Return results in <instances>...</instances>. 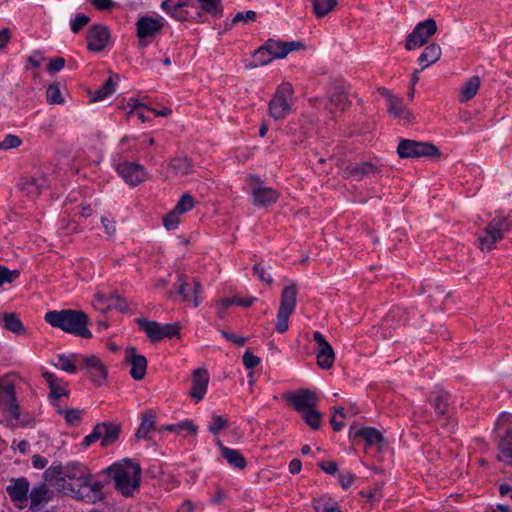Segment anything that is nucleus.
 Segmentation results:
<instances>
[{"mask_svg": "<svg viewBox=\"0 0 512 512\" xmlns=\"http://www.w3.org/2000/svg\"><path fill=\"white\" fill-rule=\"evenodd\" d=\"M104 485L85 464L72 461L65 465V484L62 487L73 498L95 504L104 499Z\"/></svg>", "mask_w": 512, "mask_h": 512, "instance_id": "nucleus-1", "label": "nucleus"}, {"mask_svg": "<svg viewBox=\"0 0 512 512\" xmlns=\"http://www.w3.org/2000/svg\"><path fill=\"white\" fill-rule=\"evenodd\" d=\"M45 321L66 333L86 339L92 337L88 329V316L83 311L72 309L49 311L45 314Z\"/></svg>", "mask_w": 512, "mask_h": 512, "instance_id": "nucleus-2", "label": "nucleus"}, {"mask_svg": "<svg viewBox=\"0 0 512 512\" xmlns=\"http://www.w3.org/2000/svg\"><path fill=\"white\" fill-rule=\"evenodd\" d=\"M101 473L109 474L115 483V489L124 496H131L141 483V467L130 459L116 462Z\"/></svg>", "mask_w": 512, "mask_h": 512, "instance_id": "nucleus-3", "label": "nucleus"}, {"mask_svg": "<svg viewBox=\"0 0 512 512\" xmlns=\"http://www.w3.org/2000/svg\"><path fill=\"white\" fill-rule=\"evenodd\" d=\"M497 431V460L512 467V414L502 413L495 424Z\"/></svg>", "mask_w": 512, "mask_h": 512, "instance_id": "nucleus-4", "label": "nucleus"}, {"mask_svg": "<svg viewBox=\"0 0 512 512\" xmlns=\"http://www.w3.org/2000/svg\"><path fill=\"white\" fill-rule=\"evenodd\" d=\"M512 230L511 216H496L486 226L484 233L478 236V247L482 251H490L501 241L505 234Z\"/></svg>", "mask_w": 512, "mask_h": 512, "instance_id": "nucleus-5", "label": "nucleus"}, {"mask_svg": "<svg viewBox=\"0 0 512 512\" xmlns=\"http://www.w3.org/2000/svg\"><path fill=\"white\" fill-rule=\"evenodd\" d=\"M304 48L300 41L283 42L269 39L255 52V57L260 65L270 63L274 59L286 57L290 52Z\"/></svg>", "mask_w": 512, "mask_h": 512, "instance_id": "nucleus-6", "label": "nucleus"}, {"mask_svg": "<svg viewBox=\"0 0 512 512\" xmlns=\"http://www.w3.org/2000/svg\"><path fill=\"white\" fill-rule=\"evenodd\" d=\"M294 97L293 86L286 82L278 86L268 105L269 115L275 120H283L291 112Z\"/></svg>", "mask_w": 512, "mask_h": 512, "instance_id": "nucleus-7", "label": "nucleus"}, {"mask_svg": "<svg viewBox=\"0 0 512 512\" xmlns=\"http://www.w3.org/2000/svg\"><path fill=\"white\" fill-rule=\"evenodd\" d=\"M400 158L438 157L439 149L430 143L402 139L397 147Z\"/></svg>", "mask_w": 512, "mask_h": 512, "instance_id": "nucleus-8", "label": "nucleus"}, {"mask_svg": "<svg viewBox=\"0 0 512 512\" xmlns=\"http://www.w3.org/2000/svg\"><path fill=\"white\" fill-rule=\"evenodd\" d=\"M436 31L437 24L434 19H427L419 22L413 31L406 37L405 48L407 50H414L425 45Z\"/></svg>", "mask_w": 512, "mask_h": 512, "instance_id": "nucleus-9", "label": "nucleus"}, {"mask_svg": "<svg viewBox=\"0 0 512 512\" xmlns=\"http://www.w3.org/2000/svg\"><path fill=\"white\" fill-rule=\"evenodd\" d=\"M79 359L80 369L89 374L95 385L101 386L107 378V369L103 362L96 355H83Z\"/></svg>", "mask_w": 512, "mask_h": 512, "instance_id": "nucleus-10", "label": "nucleus"}, {"mask_svg": "<svg viewBox=\"0 0 512 512\" xmlns=\"http://www.w3.org/2000/svg\"><path fill=\"white\" fill-rule=\"evenodd\" d=\"M163 24L160 20L143 16L136 22L137 36L139 38V45L146 47L148 45L147 38L155 37L162 29Z\"/></svg>", "mask_w": 512, "mask_h": 512, "instance_id": "nucleus-11", "label": "nucleus"}, {"mask_svg": "<svg viewBox=\"0 0 512 512\" xmlns=\"http://www.w3.org/2000/svg\"><path fill=\"white\" fill-rule=\"evenodd\" d=\"M313 340L317 344L316 358L318 366L322 369H330L335 360L332 346L319 331L313 333Z\"/></svg>", "mask_w": 512, "mask_h": 512, "instance_id": "nucleus-12", "label": "nucleus"}, {"mask_svg": "<svg viewBox=\"0 0 512 512\" xmlns=\"http://www.w3.org/2000/svg\"><path fill=\"white\" fill-rule=\"evenodd\" d=\"M378 92L385 98L388 107L387 111L390 115L407 121L412 119V114L403 104L402 100L394 95L389 89L381 87L378 89Z\"/></svg>", "mask_w": 512, "mask_h": 512, "instance_id": "nucleus-13", "label": "nucleus"}, {"mask_svg": "<svg viewBox=\"0 0 512 512\" xmlns=\"http://www.w3.org/2000/svg\"><path fill=\"white\" fill-rule=\"evenodd\" d=\"M285 398L299 413L315 408L318 402L315 393L308 389H300L295 394L286 393Z\"/></svg>", "mask_w": 512, "mask_h": 512, "instance_id": "nucleus-14", "label": "nucleus"}, {"mask_svg": "<svg viewBox=\"0 0 512 512\" xmlns=\"http://www.w3.org/2000/svg\"><path fill=\"white\" fill-rule=\"evenodd\" d=\"M53 496L54 491L46 484L34 486L28 494L30 501L29 509L32 512L41 511L52 500Z\"/></svg>", "mask_w": 512, "mask_h": 512, "instance_id": "nucleus-15", "label": "nucleus"}, {"mask_svg": "<svg viewBox=\"0 0 512 512\" xmlns=\"http://www.w3.org/2000/svg\"><path fill=\"white\" fill-rule=\"evenodd\" d=\"M117 172L130 186H137L143 182L146 177L144 167L133 162H122L118 164Z\"/></svg>", "mask_w": 512, "mask_h": 512, "instance_id": "nucleus-16", "label": "nucleus"}, {"mask_svg": "<svg viewBox=\"0 0 512 512\" xmlns=\"http://www.w3.org/2000/svg\"><path fill=\"white\" fill-rule=\"evenodd\" d=\"M380 174L378 166L371 162H362L359 164H349L343 169V177L360 181L364 178L377 176Z\"/></svg>", "mask_w": 512, "mask_h": 512, "instance_id": "nucleus-17", "label": "nucleus"}, {"mask_svg": "<svg viewBox=\"0 0 512 512\" xmlns=\"http://www.w3.org/2000/svg\"><path fill=\"white\" fill-rule=\"evenodd\" d=\"M252 181L251 189L255 205L267 206L277 201V191L272 188L262 186L260 179L257 177H253Z\"/></svg>", "mask_w": 512, "mask_h": 512, "instance_id": "nucleus-18", "label": "nucleus"}, {"mask_svg": "<svg viewBox=\"0 0 512 512\" xmlns=\"http://www.w3.org/2000/svg\"><path fill=\"white\" fill-rule=\"evenodd\" d=\"M125 361L131 365L130 375L134 380L144 378L147 369L145 356L137 354L134 347H128L125 351Z\"/></svg>", "mask_w": 512, "mask_h": 512, "instance_id": "nucleus-19", "label": "nucleus"}, {"mask_svg": "<svg viewBox=\"0 0 512 512\" xmlns=\"http://www.w3.org/2000/svg\"><path fill=\"white\" fill-rule=\"evenodd\" d=\"M109 39V32L102 25H93L87 32V47L90 51H102Z\"/></svg>", "mask_w": 512, "mask_h": 512, "instance_id": "nucleus-20", "label": "nucleus"}, {"mask_svg": "<svg viewBox=\"0 0 512 512\" xmlns=\"http://www.w3.org/2000/svg\"><path fill=\"white\" fill-rule=\"evenodd\" d=\"M209 383L208 372L204 368H197L192 373V388L190 391V396L196 402L201 401L206 392Z\"/></svg>", "mask_w": 512, "mask_h": 512, "instance_id": "nucleus-21", "label": "nucleus"}, {"mask_svg": "<svg viewBox=\"0 0 512 512\" xmlns=\"http://www.w3.org/2000/svg\"><path fill=\"white\" fill-rule=\"evenodd\" d=\"M194 8L189 2L178 0H166L162 3L163 10L178 21H186L193 17V14L187 8Z\"/></svg>", "mask_w": 512, "mask_h": 512, "instance_id": "nucleus-22", "label": "nucleus"}, {"mask_svg": "<svg viewBox=\"0 0 512 512\" xmlns=\"http://www.w3.org/2000/svg\"><path fill=\"white\" fill-rule=\"evenodd\" d=\"M46 185L47 179L45 177L36 178L34 176H22L19 179L17 187L26 196L34 198L41 193Z\"/></svg>", "mask_w": 512, "mask_h": 512, "instance_id": "nucleus-23", "label": "nucleus"}, {"mask_svg": "<svg viewBox=\"0 0 512 512\" xmlns=\"http://www.w3.org/2000/svg\"><path fill=\"white\" fill-rule=\"evenodd\" d=\"M43 378L46 380L49 389H50V397L55 401L54 405L58 406L57 401L62 396H68L67 384L63 380L57 378L51 372H44Z\"/></svg>", "mask_w": 512, "mask_h": 512, "instance_id": "nucleus-24", "label": "nucleus"}, {"mask_svg": "<svg viewBox=\"0 0 512 512\" xmlns=\"http://www.w3.org/2000/svg\"><path fill=\"white\" fill-rule=\"evenodd\" d=\"M97 430L100 432L101 446L107 447L115 443L120 434V426L114 423H99L96 425Z\"/></svg>", "mask_w": 512, "mask_h": 512, "instance_id": "nucleus-25", "label": "nucleus"}, {"mask_svg": "<svg viewBox=\"0 0 512 512\" xmlns=\"http://www.w3.org/2000/svg\"><path fill=\"white\" fill-rule=\"evenodd\" d=\"M6 491L12 501H26L29 493V482L25 478L16 479L7 486Z\"/></svg>", "mask_w": 512, "mask_h": 512, "instance_id": "nucleus-26", "label": "nucleus"}, {"mask_svg": "<svg viewBox=\"0 0 512 512\" xmlns=\"http://www.w3.org/2000/svg\"><path fill=\"white\" fill-rule=\"evenodd\" d=\"M297 285L292 283L283 288L280 299V307L278 311L293 313L297 301Z\"/></svg>", "mask_w": 512, "mask_h": 512, "instance_id": "nucleus-27", "label": "nucleus"}, {"mask_svg": "<svg viewBox=\"0 0 512 512\" xmlns=\"http://www.w3.org/2000/svg\"><path fill=\"white\" fill-rule=\"evenodd\" d=\"M349 104L348 97L344 90L339 86H335L330 92L329 102L326 108L330 113L336 110L345 111L349 107Z\"/></svg>", "mask_w": 512, "mask_h": 512, "instance_id": "nucleus-28", "label": "nucleus"}, {"mask_svg": "<svg viewBox=\"0 0 512 512\" xmlns=\"http://www.w3.org/2000/svg\"><path fill=\"white\" fill-rule=\"evenodd\" d=\"M217 445L221 451V456L229 465L238 469H244L246 467V460L238 450L224 446L219 440L217 441Z\"/></svg>", "mask_w": 512, "mask_h": 512, "instance_id": "nucleus-29", "label": "nucleus"}, {"mask_svg": "<svg viewBox=\"0 0 512 512\" xmlns=\"http://www.w3.org/2000/svg\"><path fill=\"white\" fill-rule=\"evenodd\" d=\"M361 437L365 440L367 446H376L381 449L384 444V439L381 433L371 427H364L354 432V438Z\"/></svg>", "mask_w": 512, "mask_h": 512, "instance_id": "nucleus-30", "label": "nucleus"}, {"mask_svg": "<svg viewBox=\"0 0 512 512\" xmlns=\"http://www.w3.org/2000/svg\"><path fill=\"white\" fill-rule=\"evenodd\" d=\"M0 323L7 330L17 335H23L25 333V327L16 313H3L0 314Z\"/></svg>", "mask_w": 512, "mask_h": 512, "instance_id": "nucleus-31", "label": "nucleus"}, {"mask_svg": "<svg viewBox=\"0 0 512 512\" xmlns=\"http://www.w3.org/2000/svg\"><path fill=\"white\" fill-rule=\"evenodd\" d=\"M82 356V354H71L70 356L58 355L56 362H54V366L68 373H75L77 371V366L81 365L79 358Z\"/></svg>", "mask_w": 512, "mask_h": 512, "instance_id": "nucleus-32", "label": "nucleus"}, {"mask_svg": "<svg viewBox=\"0 0 512 512\" xmlns=\"http://www.w3.org/2000/svg\"><path fill=\"white\" fill-rule=\"evenodd\" d=\"M480 87V78L478 76L470 77L460 88V102L471 100L478 92Z\"/></svg>", "mask_w": 512, "mask_h": 512, "instance_id": "nucleus-33", "label": "nucleus"}, {"mask_svg": "<svg viewBox=\"0 0 512 512\" xmlns=\"http://www.w3.org/2000/svg\"><path fill=\"white\" fill-rule=\"evenodd\" d=\"M135 322L147 334L152 342L161 340V324L156 321H149L144 318H137Z\"/></svg>", "mask_w": 512, "mask_h": 512, "instance_id": "nucleus-34", "label": "nucleus"}, {"mask_svg": "<svg viewBox=\"0 0 512 512\" xmlns=\"http://www.w3.org/2000/svg\"><path fill=\"white\" fill-rule=\"evenodd\" d=\"M441 56V48L437 44H430L427 46L422 54L419 56L418 61L420 64H423L421 69H425L429 65L435 63L439 60Z\"/></svg>", "mask_w": 512, "mask_h": 512, "instance_id": "nucleus-35", "label": "nucleus"}, {"mask_svg": "<svg viewBox=\"0 0 512 512\" xmlns=\"http://www.w3.org/2000/svg\"><path fill=\"white\" fill-rule=\"evenodd\" d=\"M449 399L450 395L448 393L438 391L431 394L429 401L437 414L445 415L448 410Z\"/></svg>", "mask_w": 512, "mask_h": 512, "instance_id": "nucleus-36", "label": "nucleus"}, {"mask_svg": "<svg viewBox=\"0 0 512 512\" xmlns=\"http://www.w3.org/2000/svg\"><path fill=\"white\" fill-rule=\"evenodd\" d=\"M169 168L176 176H186L192 172L193 165L187 157H175L171 160Z\"/></svg>", "mask_w": 512, "mask_h": 512, "instance_id": "nucleus-37", "label": "nucleus"}, {"mask_svg": "<svg viewBox=\"0 0 512 512\" xmlns=\"http://www.w3.org/2000/svg\"><path fill=\"white\" fill-rule=\"evenodd\" d=\"M155 427V415L152 410H148L144 413L142 417V422L135 434L136 438L138 439H146L148 434L154 429Z\"/></svg>", "mask_w": 512, "mask_h": 512, "instance_id": "nucleus-38", "label": "nucleus"}, {"mask_svg": "<svg viewBox=\"0 0 512 512\" xmlns=\"http://www.w3.org/2000/svg\"><path fill=\"white\" fill-rule=\"evenodd\" d=\"M44 479L48 482H63L65 484V465L54 463L44 472Z\"/></svg>", "mask_w": 512, "mask_h": 512, "instance_id": "nucleus-39", "label": "nucleus"}, {"mask_svg": "<svg viewBox=\"0 0 512 512\" xmlns=\"http://www.w3.org/2000/svg\"><path fill=\"white\" fill-rule=\"evenodd\" d=\"M115 85L113 77L110 76L105 83L93 93L91 100L93 102L101 101L110 96L115 91Z\"/></svg>", "mask_w": 512, "mask_h": 512, "instance_id": "nucleus-40", "label": "nucleus"}, {"mask_svg": "<svg viewBox=\"0 0 512 512\" xmlns=\"http://www.w3.org/2000/svg\"><path fill=\"white\" fill-rule=\"evenodd\" d=\"M312 1H313L314 12L318 18L326 16L337 6V0H312Z\"/></svg>", "mask_w": 512, "mask_h": 512, "instance_id": "nucleus-41", "label": "nucleus"}, {"mask_svg": "<svg viewBox=\"0 0 512 512\" xmlns=\"http://www.w3.org/2000/svg\"><path fill=\"white\" fill-rule=\"evenodd\" d=\"M302 417L307 425H309L312 429L318 430L321 425L322 414L311 408L301 413Z\"/></svg>", "mask_w": 512, "mask_h": 512, "instance_id": "nucleus-42", "label": "nucleus"}, {"mask_svg": "<svg viewBox=\"0 0 512 512\" xmlns=\"http://www.w3.org/2000/svg\"><path fill=\"white\" fill-rule=\"evenodd\" d=\"M194 206H195L194 198L190 194L185 193L181 196V198L175 205L174 209L178 213L184 214V213L192 210Z\"/></svg>", "mask_w": 512, "mask_h": 512, "instance_id": "nucleus-43", "label": "nucleus"}, {"mask_svg": "<svg viewBox=\"0 0 512 512\" xmlns=\"http://www.w3.org/2000/svg\"><path fill=\"white\" fill-rule=\"evenodd\" d=\"M47 101L50 104H62L64 103V98L62 97L60 88L58 84H51L48 86L46 91Z\"/></svg>", "mask_w": 512, "mask_h": 512, "instance_id": "nucleus-44", "label": "nucleus"}, {"mask_svg": "<svg viewBox=\"0 0 512 512\" xmlns=\"http://www.w3.org/2000/svg\"><path fill=\"white\" fill-rule=\"evenodd\" d=\"M203 10L207 13L218 16L221 15L222 9L220 7V0H198Z\"/></svg>", "mask_w": 512, "mask_h": 512, "instance_id": "nucleus-45", "label": "nucleus"}, {"mask_svg": "<svg viewBox=\"0 0 512 512\" xmlns=\"http://www.w3.org/2000/svg\"><path fill=\"white\" fill-rule=\"evenodd\" d=\"M313 507L316 512H341L335 502H328L324 499L315 500Z\"/></svg>", "mask_w": 512, "mask_h": 512, "instance_id": "nucleus-46", "label": "nucleus"}, {"mask_svg": "<svg viewBox=\"0 0 512 512\" xmlns=\"http://www.w3.org/2000/svg\"><path fill=\"white\" fill-rule=\"evenodd\" d=\"M180 213H178L174 208L168 214H166L163 218V225L168 230L176 229L180 222Z\"/></svg>", "mask_w": 512, "mask_h": 512, "instance_id": "nucleus-47", "label": "nucleus"}, {"mask_svg": "<svg viewBox=\"0 0 512 512\" xmlns=\"http://www.w3.org/2000/svg\"><path fill=\"white\" fill-rule=\"evenodd\" d=\"M60 414H63L66 422L71 425H77L81 421V415L82 411L78 409H66V410H59Z\"/></svg>", "mask_w": 512, "mask_h": 512, "instance_id": "nucleus-48", "label": "nucleus"}, {"mask_svg": "<svg viewBox=\"0 0 512 512\" xmlns=\"http://www.w3.org/2000/svg\"><path fill=\"white\" fill-rule=\"evenodd\" d=\"M20 275L18 270H9L5 266L0 265V286L5 283H12Z\"/></svg>", "mask_w": 512, "mask_h": 512, "instance_id": "nucleus-49", "label": "nucleus"}, {"mask_svg": "<svg viewBox=\"0 0 512 512\" xmlns=\"http://www.w3.org/2000/svg\"><path fill=\"white\" fill-rule=\"evenodd\" d=\"M90 21V17L83 13H78L73 20H71L70 27L73 33H78Z\"/></svg>", "mask_w": 512, "mask_h": 512, "instance_id": "nucleus-50", "label": "nucleus"}, {"mask_svg": "<svg viewBox=\"0 0 512 512\" xmlns=\"http://www.w3.org/2000/svg\"><path fill=\"white\" fill-rule=\"evenodd\" d=\"M227 426V420L220 415H214L212 421L208 426V430L213 434L217 435L222 429Z\"/></svg>", "mask_w": 512, "mask_h": 512, "instance_id": "nucleus-51", "label": "nucleus"}, {"mask_svg": "<svg viewBox=\"0 0 512 512\" xmlns=\"http://www.w3.org/2000/svg\"><path fill=\"white\" fill-rule=\"evenodd\" d=\"M180 282L178 293L183 297L184 300H190L192 296V285L186 281V277L184 275H180L178 277Z\"/></svg>", "mask_w": 512, "mask_h": 512, "instance_id": "nucleus-52", "label": "nucleus"}, {"mask_svg": "<svg viewBox=\"0 0 512 512\" xmlns=\"http://www.w3.org/2000/svg\"><path fill=\"white\" fill-rule=\"evenodd\" d=\"M291 313H285V312H282V311H278L277 313V322H276V326H275V329L278 333H284L288 330V320H289V317H290Z\"/></svg>", "mask_w": 512, "mask_h": 512, "instance_id": "nucleus-53", "label": "nucleus"}, {"mask_svg": "<svg viewBox=\"0 0 512 512\" xmlns=\"http://www.w3.org/2000/svg\"><path fill=\"white\" fill-rule=\"evenodd\" d=\"M179 329L178 323L161 325V340L179 335Z\"/></svg>", "mask_w": 512, "mask_h": 512, "instance_id": "nucleus-54", "label": "nucleus"}, {"mask_svg": "<svg viewBox=\"0 0 512 512\" xmlns=\"http://www.w3.org/2000/svg\"><path fill=\"white\" fill-rule=\"evenodd\" d=\"M21 145V139L18 136L9 134L6 135L4 140L0 142V149H11V148H17Z\"/></svg>", "mask_w": 512, "mask_h": 512, "instance_id": "nucleus-55", "label": "nucleus"}, {"mask_svg": "<svg viewBox=\"0 0 512 512\" xmlns=\"http://www.w3.org/2000/svg\"><path fill=\"white\" fill-rule=\"evenodd\" d=\"M242 361L247 369H253L260 363V358L252 354L250 350H246L242 356Z\"/></svg>", "mask_w": 512, "mask_h": 512, "instance_id": "nucleus-56", "label": "nucleus"}, {"mask_svg": "<svg viewBox=\"0 0 512 512\" xmlns=\"http://www.w3.org/2000/svg\"><path fill=\"white\" fill-rule=\"evenodd\" d=\"M111 305H113L115 309L122 313L127 312L129 310L128 301L117 294L111 296Z\"/></svg>", "mask_w": 512, "mask_h": 512, "instance_id": "nucleus-57", "label": "nucleus"}, {"mask_svg": "<svg viewBox=\"0 0 512 512\" xmlns=\"http://www.w3.org/2000/svg\"><path fill=\"white\" fill-rule=\"evenodd\" d=\"M174 428L175 433L177 434H181L183 431H187L189 434L194 435L197 432V427L191 421L188 420L175 424Z\"/></svg>", "mask_w": 512, "mask_h": 512, "instance_id": "nucleus-58", "label": "nucleus"}, {"mask_svg": "<svg viewBox=\"0 0 512 512\" xmlns=\"http://www.w3.org/2000/svg\"><path fill=\"white\" fill-rule=\"evenodd\" d=\"M0 396L6 404L16 400L14 386L12 384L2 385L0 389Z\"/></svg>", "mask_w": 512, "mask_h": 512, "instance_id": "nucleus-59", "label": "nucleus"}, {"mask_svg": "<svg viewBox=\"0 0 512 512\" xmlns=\"http://www.w3.org/2000/svg\"><path fill=\"white\" fill-rule=\"evenodd\" d=\"M253 272H254V275L258 276V278L267 283L268 285H271L273 283V278L270 274H268L264 267H262L260 264H255L253 266Z\"/></svg>", "mask_w": 512, "mask_h": 512, "instance_id": "nucleus-60", "label": "nucleus"}, {"mask_svg": "<svg viewBox=\"0 0 512 512\" xmlns=\"http://www.w3.org/2000/svg\"><path fill=\"white\" fill-rule=\"evenodd\" d=\"M97 10L110 11L116 7V3L112 0H88Z\"/></svg>", "mask_w": 512, "mask_h": 512, "instance_id": "nucleus-61", "label": "nucleus"}, {"mask_svg": "<svg viewBox=\"0 0 512 512\" xmlns=\"http://www.w3.org/2000/svg\"><path fill=\"white\" fill-rule=\"evenodd\" d=\"M221 335L228 341L234 343L236 346L241 347L245 344L246 338L242 336H237L232 333H229L225 330H221Z\"/></svg>", "mask_w": 512, "mask_h": 512, "instance_id": "nucleus-62", "label": "nucleus"}, {"mask_svg": "<svg viewBox=\"0 0 512 512\" xmlns=\"http://www.w3.org/2000/svg\"><path fill=\"white\" fill-rule=\"evenodd\" d=\"M256 12L254 11H246L245 13L244 12H238L234 18H233V23H237L239 21H244V22H249V21H254L256 20Z\"/></svg>", "mask_w": 512, "mask_h": 512, "instance_id": "nucleus-63", "label": "nucleus"}, {"mask_svg": "<svg viewBox=\"0 0 512 512\" xmlns=\"http://www.w3.org/2000/svg\"><path fill=\"white\" fill-rule=\"evenodd\" d=\"M65 66V60L64 58L62 57H56L54 59H52L50 61V63L48 64V71L53 73V72H58L60 71L63 67Z\"/></svg>", "mask_w": 512, "mask_h": 512, "instance_id": "nucleus-64", "label": "nucleus"}]
</instances>
